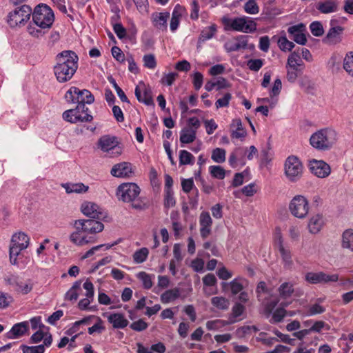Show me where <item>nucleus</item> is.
Returning a JSON list of instances; mask_svg holds the SVG:
<instances>
[{"instance_id":"nucleus-6","label":"nucleus","mask_w":353,"mask_h":353,"mask_svg":"<svg viewBox=\"0 0 353 353\" xmlns=\"http://www.w3.org/2000/svg\"><path fill=\"white\" fill-rule=\"evenodd\" d=\"M286 68V78L288 81L290 83L295 82L305 68V64L299 55V50L294 51L289 55Z\"/></svg>"},{"instance_id":"nucleus-23","label":"nucleus","mask_w":353,"mask_h":353,"mask_svg":"<svg viewBox=\"0 0 353 353\" xmlns=\"http://www.w3.org/2000/svg\"><path fill=\"white\" fill-rule=\"evenodd\" d=\"M108 321L114 329H123L128 326L129 321L122 313H112L108 316Z\"/></svg>"},{"instance_id":"nucleus-9","label":"nucleus","mask_w":353,"mask_h":353,"mask_svg":"<svg viewBox=\"0 0 353 353\" xmlns=\"http://www.w3.org/2000/svg\"><path fill=\"white\" fill-rule=\"evenodd\" d=\"M274 248L279 252L284 268L290 270L293 267V261L291 250L288 247L285 246L282 234L279 230L274 234Z\"/></svg>"},{"instance_id":"nucleus-22","label":"nucleus","mask_w":353,"mask_h":353,"mask_svg":"<svg viewBox=\"0 0 353 353\" xmlns=\"http://www.w3.org/2000/svg\"><path fill=\"white\" fill-rule=\"evenodd\" d=\"M29 330V323L23 321L14 324L11 330L6 334V337L10 339H18L25 335Z\"/></svg>"},{"instance_id":"nucleus-17","label":"nucleus","mask_w":353,"mask_h":353,"mask_svg":"<svg viewBox=\"0 0 353 353\" xmlns=\"http://www.w3.org/2000/svg\"><path fill=\"white\" fill-rule=\"evenodd\" d=\"M118 145V141L115 137L108 135L103 136L99 140V146L104 152L116 150L117 154H121V150Z\"/></svg>"},{"instance_id":"nucleus-52","label":"nucleus","mask_w":353,"mask_h":353,"mask_svg":"<svg viewBox=\"0 0 353 353\" xmlns=\"http://www.w3.org/2000/svg\"><path fill=\"white\" fill-rule=\"evenodd\" d=\"M312 34L315 37H321L324 33L323 25L319 21H314L310 25Z\"/></svg>"},{"instance_id":"nucleus-16","label":"nucleus","mask_w":353,"mask_h":353,"mask_svg":"<svg viewBox=\"0 0 353 353\" xmlns=\"http://www.w3.org/2000/svg\"><path fill=\"white\" fill-rule=\"evenodd\" d=\"M81 210L83 214L92 219H100L104 217L103 209L93 202H83L81 205Z\"/></svg>"},{"instance_id":"nucleus-59","label":"nucleus","mask_w":353,"mask_h":353,"mask_svg":"<svg viewBox=\"0 0 353 353\" xmlns=\"http://www.w3.org/2000/svg\"><path fill=\"white\" fill-rule=\"evenodd\" d=\"M281 88H282L281 80L279 78H277L274 81V84L270 91V97L273 98L274 97L278 96L281 92Z\"/></svg>"},{"instance_id":"nucleus-24","label":"nucleus","mask_w":353,"mask_h":353,"mask_svg":"<svg viewBox=\"0 0 353 353\" xmlns=\"http://www.w3.org/2000/svg\"><path fill=\"white\" fill-rule=\"evenodd\" d=\"M247 44V41L243 37H239L227 41L224 44V48L226 52H231L245 48Z\"/></svg>"},{"instance_id":"nucleus-42","label":"nucleus","mask_w":353,"mask_h":353,"mask_svg":"<svg viewBox=\"0 0 353 353\" xmlns=\"http://www.w3.org/2000/svg\"><path fill=\"white\" fill-rule=\"evenodd\" d=\"M241 279L236 278L234 280H232L230 283L225 282L222 283V286L224 288L228 285H230L232 294L235 295L239 292H241V291L243 290V287L242 283H241Z\"/></svg>"},{"instance_id":"nucleus-53","label":"nucleus","mask_w":353,"mask_h":353,"mask_svg":"<svg viewBox=\"0 0 353 353\" xmlns=\"http://www.w3.org/2000/svg\"><path fill=\"white\" fill-rule=\"evenodd\" d=\"M278 46L282 51H291L294 47V43L288 41L285 37L279 39Z\"/></svg>"},{"instance_id":"nucleus-43","label":"nucleus","mask_w":353,"mask_h":353,"mask_svg":"<svg viewBox=\"0 0 353 353\" xmlns=\"http://www.w3.org/2000/svg\"><path fill=\"white\" fill-rule=\"evenodd\" d=\"M226 151L223 148H216L212 152V159L218 163H222L225 161Z\"/></svg>"},{"instance_id":"nucleus-36","label":"nucleus","mask_w":353,"mask_h":353,"mask_svg":"<svg viewBox=\"0 0 353 353\" xmlns=\"http://www.w3.org/2000/svg\"><path fill=\"white\" fill-rule=\"evenodd\" d=\"M182 16V8L176 6L172 14L170 28L172 32H174L179 27V22Z\"/></svg>"},{"instance_id":"nucleus-25","label":"nucleus","mask_w":353,"mask_h":353,"mask_svg":"<svg viewBox=\"0 0 353 353\" xmlns=\"http://www.w3.org/2000/svg\"><path fill=\"white\" fill-rule=\"evenodd\" d=\"M324 224L323 216L319 214H314L311 216L307 223L309 232L311 234H316L321 230Z\"/></svg>"},{"instance_id":"nucleus-30","label":"nucleus","mask_w":353,"mask_h":353,"mask_svg":"<svg viewBox=\"0 0 353 353\" xmlns=\"http://www.w3.org/2000/svg\"><path fill=\"white\" fill-rule=\"evenodd\" d=\"M341 247L353 252V229H347L342 233Z\"/></svg>"},{"instance_id":"nucleus-10","label":"nucleus","mask_w":353,"mask_h":353,"mask_svg":"<svg viewBox=\"0 0 353 353\" xmlns=\"http://www.w3.org/2000/svg\"><path fill=\"white\" fill-rule=\"evenodd\" d=\"M303 170V165L296 157L291 156L286 159L285 173L290 181H297L302 176Z\"/></svg>"},{"instance_id":"nucleus-60","label":"nucleus","mask_w":353,"mask_h":353,"mask_svg":"<svg viewBox=\"0 0 353 353\" xmlns=\"http://www.w3.org/2000/svg\"><path fill=\"white\" fill-rule=\"evenodd\" d=\"M148 327V324L143 319H139L137 321L132 323L130 327L137 332H141L146 330Z\"/></svg>"},{"instance_id":"nucleus-33","label":"nucleus","mask_w":353,"mask_h":353,"mask_svg":"<svg viewBox=\"0 0 353 353\" xmlns=\"http://www.w3.org/2000/svg\"><path fill=\"white\" fill-rule=\"evenodd\" d=\"M81 281H75L72 286L65 294V300L74 302L79 297V292L81 291Z\"/></svg>"},{"instance_id":"nucleus-34","label":"nucleus","mask_w":353,"mask_h":353,"mask_svg":"<svg viewBox=\"0 0 353 353\" xmlns=\"http://www.w3.org/2000/svg\"><path fill=\"white\" fill-rule=\"evenodd\" d=\"M196 139V131L192 128H183L180 132V141L181 143H191Z\"/></svg>"},{"instance_id":"nucleus-61","label":"nucleus","mask_w":353,"mask_h":353,"mask_svg":"<svg viewBox=\"0 0 353 353\" xmlns=\"http://www.w3.org/2000/svg\"><path fill=\"white\" fill-rule=\"evenodd\" d=\"M133 1L141 14H145L148 12V0H133Z\"/></svg>"},{"instance_id":"nucleus-14","label":"nucleus","mask_w":353,"mask_h":353,"mask_svg":"<svg viewBox=\"0 0 353 353\" xmlns=\"http://www.w3.org/2000/svg\"><path fill=\"white\" fill-rule=\"evenodd\" d=\"M137 100L146 105H154L151 88L144 82L140 81L134 90Z\"/></svg>"},{"instance_id":"nucleus-21","label":"nucleus","mask_w":353,"mask_h":353,"mask_svg":"<svg viewBox=\"0 0 353 353\" xmlns=\"http://www.w3.org/2000/svg\"><path fill=\"white\" fill-rule=\"evenodd\" d=\"M170 17L169 12H154L151 15V21L153 26L161 31H166L168 19Z\"/></svg>"},{"instance_id":"nucleus-3","label":"nucleus","mask_w":353,"mask_h":353,"mask_svg":"<svg viewBox=\"0 0 353 353\" xmlns=\"http://www.w3.org/2000/svg\"><path fill=\"white\" fill-rule=\"evenodd\" d=\"M338 140V134L332 128H325L313 133L310 139L311 145L321 151L330 150Z\"/></svg>"},{"instance_id":"nucleus-63","label":"nucleus","mask_w":353,"mask_h":353,"mask_svg":"<svg viewBox=\"0 0 353 353\" xmlns=\"http://www.w3.org/2000/svg\"><path fill=\"white\" fill-rule=\"evenodd\" d=\"M164 205L166 208H170L175 205V199L172 190H165Z\"/></svg>"},{"instance_id":"nucleus-50","label":"nucleus","mask_w":353,"mask_h":353,"mask_svg":"<svg viewBox=\"0 0 353 353\" xmlns=\"http://www.w3.org/2000/svg\"><path fill=\"white\" fill-rule=\"evenodd\" d=\"M24 249H21V248L12 245L10 243V261L12 265L17 264V256L19 255L20 252Z\"/></svg>"},{"instance_id":"nucleus-26","label":"nucleus","mask_w":353,"mask_h":353,"mask_svg":"<svg viewBox=\"0 0 353 353\" xmlns=\"http://www.w3.org/2000/svg\"><path fill=\"white\" fill-rule=\"evenodd\" d=\"M316 8L323 14L335 12L339 10V1L338 0H325L319 2Z\"/></svg>"},{"instance_id":"nucleus-41","label":"nucleus","mask_w":353,"mask_h":353,"mask_svg":"<svg viewBox=\"0 0 353 353\" xmlns=\"http://www.w3.org/2000/svg\"><path fill=\"white\" fill-rule=\"evenodd\" d=\"M180 165H192L194 163V157L188 151L182 150L179 152Z\"/></svg>"},{"instance_id":"nucleus-1","label":"nucleus","mask_w":353,"mask_h":353,"mask_svg":"<svg viewBox=\"0 0 353 353\" xmlns=\"http://www.w3.org/2000/svg\"><path fill=\"white\" fill-rule=\"evenodd\" d=\"M55 60L53 70L57 80L59 83L70 81L78 69L79 57L77 54L72 50H64L56 56Z\"/></svg>"},{"instance_id":"nucleus-15","label":"nucleus","mask_w":353,"mask_h":353,"mask_svg":"<svg viewBox=\"0 0 353 353\" xmlns=\"http://www.w3.org/2000/svg\"><path fill=\"white\" fill-rule=\"evenodd\" d=\"M309 166L311 172L319 178H325L330 174V166L324 161L312 159Z\"/></svg>"},{"instance_id":"nucleus-54","label":"nucleus","mask_w":353,"mask_h":353,"mask_svg":"<svg viewBox=\"0 0 353 353\" xmlns=\"http://www.w3.org/2000/svg\"><path fill=\"white\" fill-rule=\"evenodd\" d=\"M286 314L287 310L282 307L278 308L273 312L270 322L272 323L281 322Z\"/></svg>"},{"instance_id":"nucleus-48","label":"nucleus","mask_w":353,"mask_h":353,"mask_svg":"<svg viewBox=\"0 0 353 353\" xmlns=\"http://www.w3.org/2000/svg\"><path fill=\"white\" fill-rule=\"evenodd\" d=\"M209 171L212 177L218 179H223L225 176V170L220 165H211Z\"/></svg>"},{"instance_id":"nucleus-7","label":"nucleus","mask_w":353,"mask_h":353,"mask_svg":"<svg viewBox=\"0 0 353 353\" xmlns=\"http://www.w3.org/2000/svg\"><path fill=\"white\" fill-rule=\"evenodd\" d=\"M31 14V8L28 5H22L8 13L7 23L11 28L23 26L30 19Z\"/></svg>"},{"instance_id":"nucleus-31","label":"nucleus","mask_w":353,"mask_h":353,"mask_svg":"<svg viewBox=\"0 0 353 353\" xmlns=\"http://www.w3.org/2000/svg\"><path fill=\"white\" fill-rule=\"evenodd\" d=\"M231 128H235V130H232L231 132L232 138L234 139H241L244 138L246 136V131L243 128V125L241 119H234L231 123Z\"/></svg>"},{"instance_id":"nucleus-57","label":"nucleus","mask_w":353,"mask_h":353,"mask_svg":"<svg viewBox=\"0 0 353 353\" xmlns=\"http://www.w3.org/2000/svg\"><path fill=\"white\" fill-rule=\"evenodd\" d=\"M247 65L250 70L257 72L263 65V60L261 59H250L248 61Z\"/></svg>"},{"instance_id":"nucleus-19","label":"nucleus","mask_w":353,"mask_h":353,"mask_svg":"<svg viewBox=\"0 0 353 353\" xmlns=\"http://www.w3.org/2000/svg\"><path fill=\"white\" fill-rule=\"evenodd\" d=\"M200 234L203 239L207 238L211 233L212 220L208 212H202L199 216Z\"/></svg>"},{"instance_id":"nucleus-38","label":"nucleus","mask_w":353,"mask_h":353,"mask_svg":"<svg viewBox=\"0 0 353 353\" xmlns=\"http://www.w3.org/2000/svg\"><path fill=\"white\" fill-rule=\"evenodd\" d=\"M211 303L218 310H226L230 305V301L228 299L223 296H214L211 299Z\"/></svg>"},{"instance_id":"nucleus-12","label":"nucleus","mask_w":353,"mask_h":353,"mask_svg":"<svg viewBox=\"0 0 353 353\" xmlns=\"http://www.w3.org/2000/svg\"><path fill=\"white\" fill-rule=\"evenodd\" d=\"M63 119L72 123L77 122H90L93 117L91 114L86 112H82L81 108H79V105L74 109L65 110L63 113Z\"/></svg>"},{"instance_id":"nucleus-29","label":"nucleus","mask_w":353,"mask_h":353,"mask_svg":"<svg viewBox=\"0 0 353 353\" xmlns=\"http://www.w3.org/2000/svg\"><path fill=\"white\" fill-rule=\"evenodd\" d=\"M62 187L65 190V192L68 194L71 193H77L81 194L85 193L88 191L89 187L85 185L83 183H63L62 184Z\"/></svg>"},{"instance_id":"nucleus-27","label":"nucleus","mask_w":353,"mask_h":353,"mask_svg":"<svg viewBox=\"0 0 353 353\" xmlns=\"http://www.w3.org/2000/svg\"><path fill=\"white\" fill-rule=\"evenodd\" d=\"M30 243V238L24 232H17L12 235L11 239V243L17 245L21 249H26Z\"/></svg>"},{"instance_id":"nucleus-28","label":"nucleus","mask_w":353,"mask_h":353,"mask_svg":"<svg viewBox=\"0 0 353 353\" xmlns=\"http://www.w3.org/2000/svg\"><path fill=\"white\" fill-rule=\"evenodd\" d=\"M95 219H96L84 220V229H85L86 233L95 234L103 230V224Z\"/></svg>"},{"instance_id":"nucleus-62","label":"nucleus","mask_w":353,"mask_h":353,"mask_svg":"<svg viewBox=\"0 0 353 353\" xmlns=\"http://www.w3.org/2000/svg\"><path fill=\"white\" fill-rule=\"evenodd\" d=\"M232 99V95L230 93H226L224 96L216 100L215 105L216 108L227 107L229 105L230 101Z\"/></svg>"},{"instance_id":"nucleus-20","label":"nucleus","mask_w":353,"mask_h":353,"mask_svg":"<svg viewBox=\"0 0 353 353\" xmlns=\"http://www.w3.org/2000/svg\"><path fill=\"white\" fill-rule=\"evenodd\" d=\"M83 288L86 290L85 294L86 298L80 300L78 306L80 310H86L89 309L88 306L94 299V285L91 281L87 280L83 283Z\"/></svg>"},{"instance_id":"nucleus-58","label":"nucleus","mask_w":353,"mask_h":353,"mask_svg":"<svg viewBox=\"0 0 353 353\" xmlns=\"http://www.w3.org/2000/svg\"><path fill=\"white\" fill-rule=\"evenodd\" d=\"M325 311V309L322 305L315 303L309 307L307 311V316H314L319 314H322Z\"/></svg>"},{"instance_id":"nucleus-51","label":"nucleus","mask_w":353,"mask_h":353,"mask_svg":"<svg viewBox=\"0 0 353 353\" xmlns=\"http://www.w3.org/2000/svg\"><path fill=\"white\" fill-rule=\"evenodd\" d=\"M244 10L246 13L255 14L259 12V8L255 0H249L244 5Z\"/></svg>"},{"instance_id":"nucleus-47","label":"nucleus","mask_w":353,"mask_h":353,"mask_svg":"<svg viewBox=\"0 0 353 353\" xmlns=\"http://www.w3.org/2000/svg\"><path fill=\"white\" fill-rule=\"evenodd\" d=\"M323 272H307L305 274V280L312 284L323 283Z\"/></svg>"},{"instance_id":"nucleus-49","label":"nucleus","mask_w":353,"mask_h":353,"mask_svg":"<svg viewBox=\"0 0 353 353\" xmlns=\"http://www.w3.org/2000/svg\"><path fill=\"white\" fill-rule=\"evenodd\" d=\"M137 278L143 283V288L150 289L152 286V276L145 272H140L137 275Z\"/></svg>"},{"instance_id":"nucleus-35","label":"nucleus","mask_w":353,"mask_h":353,"mask_svg":"<svg viewBox=\"0 0 353 353\" xmlns=\"http://www.w3.org/2000/svg\"><path fill=\"white\" fill-rule=\"evenodd\" d=\"M180 296V290L179 288H175L171 290H166L161 295V301L163 303H168L172 302Z\"/></svg>"},{"instance_id":"nucleus-32","label":"nucleus","mask_w":353,"mask_h":353,"mask_svg":"<svg viewBox=\"0 0 353 353\" xmlns=\"http://www.w3.org/2000/svg\"><path fill=\"white\" fill-rule=\"evenodd\" d=\"M69 238L70 241L77 246H83L86 244L94 242V240L92 237L88 239L84 234L75 232L71 233Z\"/></svg>"},{"instance_id":"nucleus-5","label":"nucleus","mask_w":353,"mask_h":353,"mask_svg":"<svg viewBox=\"0 0 353 353\" xmlns=\"http://www.w3.org/2000/svg\"><path fill=\"white\" fill-rule=\"evenodd\" d=\"M32 20L41 29L50 28L54 20V12L46 4H39L34 8Z\"/></svg>"},{"instance_id":"nucleus-4","label":"nucleus","mask_w":353,"mask_h":353,"mask_svg":"<svg viewBox=\"0 0 353 353\" xmlns=\"http://www.w3.org/2000/svg\"><path fill=\"white\" fill-rule=\"evenodd\" d=\"M65 99L68 102L77 103L82 112H86L88 108L85 104H91L94 101V97L90 91L72 86L65 93Z\"/></svg>"},{"instance_id":"nucleus-2","label":"nucleus","mask_w":353,"mask_h":353,"mask_svg":"<svg viewBox=\"0 0 353 353\" xmlns=\"http://www.w3.org/2000/svg\"><path fill=\"white\" fill-rule=\"evenodd\" d=\"M139 187L134 183H124L120 185L117 191L118 199L125 203H132V207L136 210H143L145 203L138 198L140 194Z\"/></svg>"},{"instance_id":"nucleus-11","label":"nucleus","mask_w":353,"mask_h":353,"mask_svg":"<svg viewBox=\"0 0 353 353\" xmlns=\"http://www.w3.org/2000/svg\"><path fill=\"white\" fill-rule=\"evenodd\" d=\"M289 209L293 216L299 219H303L308 214V201L302 195H296L291 200Z\"/></svg>"},{"instance_id":"nucleus-46","label":"nucleus","mask_w":353,"mask_h":353,"mask_svg":"<svg viewBox=\"0 0 353 353\" xmlns=\"http://www.w3.org/2000/svg\"><path fill=\"white\" fill-rule=\"evenodd\" d=\"M229 322L221 319L208 321L206 323V327L208 330H218L228 325Z\"/></svg>"},{"instance_id":"nucleus-56","label":"nucleus","mask_w":353,"mask_h":353,"mask_svg":"<svg viewBox=\"0 0 353 353\" xmlns=\"http://www.w3.org/2000/svg\"><path fill=\"white\" fill-rule=\"evenodd\" d=\"M144 66L149 69H154L157 66V61L154 54H145L143 57Z\"/></svg>"},{"instance_id":"nucleus-64","label":"nucleus","mask_w":353,"mask_h":353,"mask_svg":"<svg viewBox=\"0 0 353 353\" xmlns=\"http://www.w3.org/2000/svg\"><path fill=\"white\" fill-rule=\"evenodd\" d=\"M203 76L201 72H196L194 73L192 83L195 90H198L201 88L203 85Z\"/></svg>"},{"instance_id":"nucleus-8","label":"nucleus","mask_w":353,"mask_h":353,"mask_svg":"<svg viewBox=\"0 0 353 353\" xmlns=\"http://www.w3.org/2000/svg\"><path fill=\"white\" fill-rule=\"evenodd\" d=\"M223 22L226 26L238 32L251 33L256 30V23L248 17L225 19Z\"/></svg>"},{"instance_id":"nucleus-39","label":"nucleus","mask_w":353,"mask_h":353,"mask_svg":"<svg viewBox=\"0 0 353 353\" xmlns=\"http://www.w3.org/2000/svg\"><path fill=\"white\" fill-rule=\"evenodd\" d=\"M120 241H121V240L119 239L117 241H115L112 244H101V245L92 247L91 249L88 250L83 256H81V259H85L92 256L97 251L100 250L103 248H105V250H109L114 245H116L117 244H118V243Z\"/></svg>"},{"instance_id":"nucleus-45","label":"nucleus","mask_w":353,"mask_h":353,"mask_svg":"<svg viewBox=\"0 0 353 353\" xmlns=\"http://www.w3.org/2000/svg\"><path fill=\"white\" fill-rule=\"evenodd\" d=\"M343 68L349 75L353 77V52L346 54L343 59Z\"/></svg>"},{"instance_id":"nucleus-37","label":"nucleus","mask_w":353,"mask_h":353,"mask_svg":"<svg viewBox=\"0 0 353 353\" xmlns=\"http://www.w3.org/2000/svg\"><path fill=\"white\" fill-rule=\"evenodd\" d=\"M216 32V26L213 24L205 27L201 32L199 38V43H203L207 40L212 39Z\"/></svg>"},{"instance_id":"nucleus-55","label":"nucleus","mask_w":353,"mask_h":353,"mask_svg":"<svg viewBox=\"0 0 353 353\" xmlns=\"http://www.w3.org/2000/svg\"><path fill=\"white\" fill-rule=\"evenodd\" d=\"M21 348L23 351V353H44L45 352V347L43 345L31 347L21 345Z\"/></svg>"},{"instance_id":"nucleus-44","label":"nucleus","mask_w":353,"mask_h":353,"mask_svg":"<svg viewBox=\"0 0 353 353\" xmlns=\"http://www.w3.org/2000/svg\"><path fill=\"white\" fill-rule=\"evenodd\" d=\"M294 292L292 284L288 282L282 283L279 288V292L282 298L286 299L290 297Z\"/></svg>"},{"instance_id":"nucleus-18","label":"nucleus","mask_w":353,"mask_h":353,"mask_svg":"<svg viewBox=\"0 0 353 353\" xmlns=\"http://www.w3.org/2000/svg\"><path fill=\"white\" fill-rule=\"evenodd\" d=\"M115 177H130L133 174L132 165L128 162H122L114 165L110 172Z\"/></svg>"},{"instance_id":"nucleus-13","label":"nucleus","mask_w":353,"mask_h":353,"mask_svg":"<svg viewBox=\"0 0 353 353\" xmlns=\"http://www.w3.org/2000/svg\"><path fill=\"white\" fill-rule=\"evenodd\" d=\"M343 30V27L336 26V21L332 19L330 21V28L323 41L329 45H336L341 43Z\"/></svg>"},{"instance_id":"nucleus-40","label":"nucleus","mask_w":353,"mask_h":353,"mask_svg":"<svg viewBox=\"0 0 353 353\" xmlns=\"http://www.w3.org/2000/svg\"><path fill=\"white\" fill-rule=\"evenodd\" d=\"M149 254V250L147 248H142L137 250L133 254V261L135 263H142L146 261Z\"/></svg>"}]
</instances>
